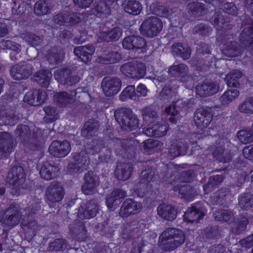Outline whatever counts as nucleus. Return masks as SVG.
<instances>
[{
	"mask_svg": "<svg viewBox=\"0 0 253 253\" xmlns=\"http://www.w3.org/2000/svg\"><path fill=\"white\" fill-rule=\"evenodd\" d=\"M239 95V91L237 89H229L220 98V101L222 105H226L231 103Z\"/></svg>",
	"mask_w": 253,
	"mask_h": 253,
	"instance_id": "8fccbe9b",
	"label": "nucleus"
},
{
	"mask_svg": "<svg viewBox=\"0 0 253 253\" xmlns=\"http://www.w3.org/2000/svg\"><path fill=\"white\" fill-rule=\"evenodd\" d=\"M214 215V219L218 221L223 220L230 223L234 220V216L233 212L227 210H218L215 211Z\"/></svg>",
	"mask_w": 253,
	"mask_h": 253,
	"instance_id": "49530a36",
	"label": "nucleus"
},
{
	"mask_svg": "<svg viewBox=\"0 0 253 253\" xmlns=\"http://www.w3.org/2000/svg\"><path fill=\"white\" fill-rule=\"evenodd\" d=\"M54 76L59 82L68 85H74L81 79L79 76L71 75V71L66 68L57 70L54 73Z\"/></svg>",
	"mask_w": 253,
	"mask_h": 253,
	"instance_id": "dca6fc26",
	"label": "nucleus"
},
{
	"mask_svg": "<svg viewBox=\"0 0 253 253\" xmlns=\"http://www.w3.org/2000/svg\"><path fill=\"white\" fill-rule=\"evenodd\" d=\"M99 210L97 201L91 200L82 203L78 209V216L81 219H88L94 217Z\"/></svg>",
	"mask_w": 253,
	"mask_h": 253,
	"instance_id": "9d476101",
	"label": "nucleus"
},
{
	"mask_svg": "<svg viewBox=\"0 0 253 253\" xmlns=\"http://www.w3.org/2000/svg\"><path fill=\"white\" fill-rule=\"evenodd\" d=\"M157 211L159 216L168 220L171 221L174 219L177 215V211L175 208L166 204L159 205Z\"/></svg>",
	"mask_w": 253,
	"mask_h": 253,
	"instance_id": "bb28decb",
	"label": "nucleus"
},
{
	"mask_svg": "<svg viewBox=\"0 0 253 253\" xmlns=\"http://www.w3.org/2000/svg\"><path fill=\"white\" fill-rule=\"evenodd\" d=\"M23 214L17 206L11 204L3 215H0V222L6 226L13 227L19 223Z\"/></svg>",
	"mask_w": 253,
	"mask_h": 253,
	"instance_id": "423d86ee",
	"label": "nucleus"
},
{
	"mask_svg": "<svg viewBox=\"0 0 253 253\" xmlns=\"http://www.w3.org/2000/svg\"><path fill=\"white\" fill-rule=\"evenodd\" d=\"M52 77L51 73L48 70H42L34 75V81L42 87H47Z\"/></svg>",
	"mask_w": 253,
	"mask_h": 253,
	"instance_id": "72a5a7b5",
	"label": "nucleus"
},
{
	"mask_svg": "<svg viewBox=\"0 0 253 253\" xmlns=\"http://www.w3.org/2000/svg\"><path fill=\"white\" fill-rule=\"evenodd\" d=\"M213 156L220 162L228 163L231 159L230 152L222 147H217L212 153Z\"/></svg>",
	"mask_w": 253,
	"mask_h": 253,
	"instance_id": "a19ab883",
	"label": "nucleus"
},
{
	"mask_svg": "<svg viewBox=\"0 0 253 253\" xmlns=\"http://www.w3.org/2000/svg\"><path fill=\"white\" fill-rule=\"evenodd\" d=\"M122 73L128 77L139 79L146 75V67L143 63L132 60L122 65L120 67Z\"/></svg>",
	"mask_w": 253,
	"mask_h": 253,
	"instance_id": "7ed1b4c3",
	"label": "nucleus"
},
{
	"mask_svg": "<svg viewBox=\"0 0 253 253\" xmlns=\"http://www.w3.org/2000/svg\"><path fill=\"white\" fill-rule=\"evenodd\" d=\"M66 241L63 238L55 239L48 244L47 250L49 252L63 251L67 248Z\"/></svg>",
	"mask_w": 253,
	"mask_h": 253,
	"instance_id": "de8ad7c7",
	"label": "nucleus"
},
{
	"mask_svg": "<svg viewBox=\"0 0 253 253\" xmlns=\"http://www.w3.org/2000/svg\"><path fill=\"white\" fill-rule=\"evenodd\" d=\"M223 180L222 175H213L210 177L208 183L204 185L205 191H211L212 189L220 184Z\"/></svg>",
	"mask_w": 253,
	"mask_h": 253,
	"instance_id": "13d9d810",
	"label": "nucleus"
},
{
	"mask_svg": "<svg viewBox=\"0 0 253 253\" xmlns=\"http://www.w3.org/2000/svg\"><path fill=\"white\" fill-rule=\"evenodd\" d=\"M70 150V144L67 140L63 141L54 140L48 148L49 153L57 158L64 157L69 154Z\"/></svg>",
	"mask_w": 253,
	"mask_h": 253,
	"instance_id": "ddd939ff",
	"label": "nucleus"
},
{
	"mask_svg": "<svg viewBox=\"0 0 253 253\" xmlns=\"http://www.w3.org/2000/svg\"><path fill=\"white\" fill-rule=\"evenodd\" d=\"M29 7V5L20 0H13L12 7V13L16 15H22L25 14Z\"/></svg>",
	"mask_w": 253,
	"mask_h": 253,
	"instance_id": "3c124183",
	"label": "nucleus"
},
{
	"mask_svg": "<svg viewBox=\"0 0 253 253\" xmlns=\"http://www.w3.org/2000/svg\"><path fill=\"white\" fill-rule=\"evenodd\" d=\"M211 110L209 108H201L194 113V120L197 127L200 129L206 128L212 120Z\"/></svg>",
	"mask_w": 253,
	"mask_h": 253,
	"instance_id": "9b49d317",
	"label": "nucleus"
},
{
	"mask_svg": "<svg viewBox=\"0 0 253 253\" xmlns=\"http://www.w3.org/2000/svg\"><path fill=\"white\" fill-rule=\"evenodd\" d=\"M179 194L182 195V198L188 201L197 195V192L191 185L187 184L181 186Z\"/></svg>",
	"mask_w": 253,
	"mask_h": 253,
	"instance_id": "864d4df0",
	"label": "nucleus"
},
{
	"mask_svg": "<svg viewBox=\"0 0 253 253\" xmlns=\"http://www.w3.org/2000/svg\"><path fill=\"white\" fill-rule=\"evenodd\" d=\"M163 28L162 23L157 16H150L141 24L140 31L144 36L153 38L158 35Z\"/></svg>",
	"mask_w": 253,
	"mask_h": 253,
	"instance_id": "39448f33",
	"label": "nucleus"
},
{
	"mask_svg": "<svg viewBox=\"0 0 253 253\" xmlns=\"http://www.w3.org/2000/svg\"><path fill=\"white\" fill-rule=\"evenodd\" d=\"M64 56V52L61 48L53 47L49 49L46 55L47 60L51 64L61 62Z\"/></svg>",
	"mask_w": 253,
	"mask_h": 253,
	"instance_id": "473e14b6",
	"label": "nucleus"
},
{
	"mask_svg": "<svg viewBox=\"0 0 253 253\" xmlns=\"http://www.w3.org/2000/svg\"><path fill=\"white\" fill-rule=\"evenodd\" d=\"M33 67L27 62L14 65L10 70V75L15 80L27 79L32 73Z\"/></svg>",
	"mask_w": 253,
	"mask_h": 253,
	"instance_id": "2eb2a0df",
	"label": "nucleus"
},
{
	"mask_svg": "<svg viewBox=\"0 0 253 253\" xmlns=\"http://www.w3.org/2000/svg\"><path fill=\"white\" fill-rule=\"evenodd\" d=\"M44 111L45 113V116L43 118L45 122L49 123L54 121L57 119L58 113L55 107L51 106L45 107Z\"/></svg>",
	"mask_w": 253,
	"mask_h": 253,
	"instance_id": "680f3d73",
	"label": "nucleus"
},
{
	"mask_svg": "<svg viewBox=\"0 0 253 253\" xmlns=\"http://www.w3.org/2000/svg\"><path fill=\"white\" fill-rule=\"evenodd\" d=\"M124 10L129 14L137 15L142 10V5L137 0H126L123 4Z\"/></svg>",
	"mask_w": 253,
	"mask_h": 253,
	"instance_id": "f704fd0d",
	"label": "nucleus"
},
{
	"mask_svg": "<svg viewBox=\"0 0 253 253\" xmlns=\"http://www.w3.org/2000/svg\"><path fill=\"white\" fill-rule=\"evenodd\" d=\"M236 223H237V227L233 228L232 231L235 234H239L241 232L246 229L249 221L248 218L245 217H240L237 218Z\"/></svg>",
	"mask_w": 253,
	"mask_h": 253,
	"instance_id": "0e129e2a",
	"label": "nucleus"
},
{
	"mask_svg": "<svg viewBox=\"0 0 253 253\" xmlns=\"http://www.w3.org/2000/svg\"><path fill=\"white\" fill-rule=\"evenodd\" d=\"M123 46L127 49H138L145 47V40L139 36H131L126 37L122 42Z\"/></svg>",
	"mask_w": 253,
	"mask_h": 253,
	"instance_id": "4be33fe9",
	"label": "nucleus"
},
{
	"mask_svg": "<svg viewBox=\"0 0 253 253\" xmlns=\"http://www.w3.org/2000/svg\"><path fill=\"white\" fill-rule=\"evenodd\" d=\"M114 117L121 128L131 131L139 127V120L130 109L122 108L115 110Z\"/></svg>",
	"mask_w": 253,
	"mask_h": 253,
	"instance_id": "f03ea898",
	"label": "nucleus"
},
{
	"mask_svg": "<svg viewBox=\"0 0 253 253\" xmlns=\"http://www.w3.org/2000/svg\"><path fill=\"white\" fill-rule=\"evenodd\" d=\"M25 175L23 168L14 166L9 170L7 177V182L11 185L13 194H19L18 190L25 181Z\"/></svg>",
	"mask_w": 253,
	"mask_h": 253,
	"instance_id": "20e7f679",
	"label": "nucleus"
},
{
	"mask_svg": "<svg viewBox=\"0 0 253 253\" xmlns=\"http://www.w3.org/2000/svg\"><path fill=\"white\" fill-rule=\"evenodd\" d=\"M73 159L74 161L84 168L86 169L87 165L89 161L88 154L85 151L82 150L80 152L75 153L73 155Z\"/></svg>",
	"mask_w": 253,
	"mask_h": 253,
	"instance_id": "5fc2aeb1",
	"label": "nucleus"
},
{
	"mask_svg": "<svg viewBox=\"0 0 253 253\" xmlns=\"http://www.w3.org/2000/svg\"><path fill=\"white\" fill-rule=\"evenodd\" d=\"M0 49H10L17 52H19L21 50L19 44L10 40L0 41Z\"/></svg>",
	"mask_w": 253,
	"mask_h": 253,
	"instance_id": "69168bd1",
	"label": "nucleus"
},
{
	"mask_svg": "<svg viewBox=\"0 0 253 253\" xmlns=\"http://www.w3.org/2000/svg\"><path fill=\"white\" fill-rule=\"evenodd\" d=\"M242 77V73L239 70H233L229 72L224 80L229 87H238L240 85L239 79Z\"/></svg>",
	"mask_w": 253,
	"mask_h": 253,
	"instance_id": "c9c22d12",
	"label": "nucleus"
},
{
	"mask_svg": "<svg viewBox=\"0 0 253 253\" xmlns=\"http://www.w3.org/2000/svg\"><path fill=\"white\" fill-rule=\"evenodd\" d=\"M9 112V107H4L0 111V126L3 125H14L15 119H10L9 120L5 118V115Z\"/></svg>",
	"mask_w": 253,
	"mask_h": 253,
	"instance_id": "338daca9",
	"label": "nucleus"
},
{
	"mask_svg": "<svg viewBox=\"0 0 253 253\" xmlns=\"http://www.w3.org/2000/svg\"><path fill=\"white\" fill-rule=\"evenodd\" d=\"M219 86L216 82H204L196 86L197 93L201 96L212 95L218 92Z\"/></svg>",
	"mask_w": 253,
	"mask_h": 253,
	"instance_id": "412c9836",
	"label": "nucleus"
},
{
	"mask_svg": "<svg viewBox=\"0 0 253 253\" xmlns=\"http://www.w3.org/2000/svg\"><path fill=\"white\" fill-rule=\"evenodd\" d=\"M163 249L166 251H171L182 245L185 240V236L180 230L168 228L160 235Z\"/></svg>",
	"mask_w": 253,
	"mask_h": 253,
	"instance_id": "f257e3e1",
	"label": "nucleus"
},
{
	"mask_svg": "<svg viewBox=\"0 0 253 253\" xmlns=\"http://www.w3.org/2000/svg\"><path fill=\"white\" fill-rule=\"evenodd\" d=\"M171 52L173 55L180 56L184 60L189 59L191 55L189 47L183 45L181 43H174L171 46Z\"/></svg>",
	"mask_w": 253,
	"mask_h": 253,
	"instance_id": "2f4dec72",
	"label": "nucleus"
},
{
	"mask_svg": "<svg viewBox=\"0 0 253 253\" xmlns=\"http://www.w3.org/2000/svg\"><path fill=\"white\" fill-rule=\"evenodd\" d=\"M122 81L118 78H104L101 83L103 91L107 96H112L120 90Z\"/></svg>",
	"mask_w": 253,
	"mask_h": 253,
	"instance_id": "f8f14e48",
	"label": "nucleus"
},
{
	"mask_svg": "<svg viewBox=\"0 0 253 253\" xmlns=\"http://www.w3.org/2000/svg\"><path fill=\"white\" fill-rule=\"evenodd\" d=\"M13 139L8 132H0V155L7 157L11 152L13 148Z\"/></svg>",
	"mask_w": 253,
	"mask_h": 253,
	"instance_id": "aec40b11",
	"label": "nucleus"
},
{
	"mask_svg": "<svg viewBox=\"0 0 253 253\" xmlns=\"http://www.w3.org/2000/svg\"><path fill=\"white\" fill-rule=\"evenodd\" d=\"M15 135L23 143H27L31 136L29 127L25 125H19L15 130Z\"/></svg>",
	"mask_w": 253,
	"mask_h": 253,
	"instance_id": "ea45409f",
	"label": "nucleus"
},
{
	"mask_svg": "<svg viewBox=\"0 0 253 253\" xmlns=\"http://www.w3.org/2000/svg\"><path fill=\"white\" fill-rule=\"evenodd\" d=\"M219 8L225 13L233 16H236L238 14V8L233 2H226L220 3Z\"/></svg>",
	"mask_w": 253,
	"mask_h": 253,
	"instance_id": "e2e57ef3",
	"label": "nucleus"
},
{
	"mask_svg": "<svg viewBox=\"0 0 253 253\" xmlns=\"http://www.w3.org/2000/svg\"><path fill=\"white\" fill-rule=\"evenodd\" d=\"M238 110L242 113L250 115L253 114V97H248L241 102L238 107Z\"/></svg>",
	"mask_w": 253,
	"mask_h": 253,
	"instance_id": "603ef678",
	"label": "nucleus"
},
{
	"mask_svg": "<svg viewBox=\"0 0 253 253\" xmlns=\"http://www.w3.org/2000/svg\"><path fill=\"white\" fill-rule=\"evenodd\" d=\"M133 168L130 164H119L115 170V175L119 180H126L128 179L132 174Z\"/></svg>",
	"mask_w": 253,
	"mask_h": 253,
	"instance_id": "cd10ccee",
	"label": "nucleus"
},
{
	"mask_svg": "<svg viewBox=\"0 0 253 253\" xmlns=\"http://www.w3.org/2000/svg\"><path fill=\"white\" fill-rule=\"evenodd\" d=\"M237 136L242 143H251L253 141V130L252 128L241 129L237 132Z\"/></svg>",
	"mask_w": 253,
	"mask_h": 253,
	"instance_id": "09e8293b",
	"label": "nucleus"
},
{
	"mask_svg": "<svg viewBox=\"0 0 253 253\" xmlns=\"http://www.w3.org/2000/svg\"><path fill=\"white\" fill-rule=\"evenodd\" d=\"M41 207L39 203H35L25 209V213L21 218V226L23 229L35 228L37 222L34 219V216L40 210Z\"/></svg>",
	"mask_w": 253,
	"mask_h": 253,
	"instance_id": "6e6552de",
	"label": "nucleus"
},
{
	"mask_svg": "<svg viewBox=\"0 0 253 253\" xmlns=\"http://www.w3.org/2000/svg\"><path fill=\"white\" fill-rule=\"evenodd\" d=\"M22 38L32 46H38L42 45L43 39L42 36H39L34 33L26 32L22 34Z\"/></svg>",
	"mask_w": 253,
	"mask_h": 253,
	"instance_id": "79ce46f5",
	"label": "nucleus"
},
{
	"mask_svg": "<svg viewBox=\"0 0 253 253\" xmlns=\"http://www.w3.org/2000/svg\"><path fill=\"white\" fill-rule=\"evenodd\" d=\"M211 31V27L202 23L196 26L193 30L194 34H198L203 36L208 35Z\"/></svg>",
	"mask_w": 253,
	"mask_h": 253,
	"instance_id": "774afa93",
	"label": "nucleus"
},
{
	"mask_svg": "<svg viewBox=\"0 0 253 253\" xmlns=\"http://www.w3.org/2000/svg\"><path fill=\"white\" fill-rule=\"evenodd\" d=\"M158 177L157 169L152 167H148L143 170L140 175V183L147 185L150 182L153 181Z\"/></svg>",
	"mask_w": 253,
	"mask_h": 253,
	"instance_id": "c756f323",
	"label": "nucleus"
},
{
	"mask_svg": "<svg viewBox=\"0 0 253 253\" xmlns=\"http://www.w3.org/2000/svg\"><path fill=\"white\" fill-rule=\"evenodd\" d=\"M222 52L225 56L233 57L239 56L241 53V50L237 42L229 41L224 43Z\"/></svg>",
	"mask_w": 253,
	"mask_h": 253,
	"instance_id": "c85d7f7f",
	"label": "nucleus"
},
{
	"mask_svg": "<svg viewBox=\"0 0 253 253\" xmlns=\"http://www.w3.org/2000/svg\"><path fill=\"white\" fill-rule=\"evenodd\" d=\"M141 208L140 203L132 199H126L123 203L119 211V215L122 217H128L131 214L137 213Z\"/></svg>",
	"mask_w": 253,
	"mask_h": 253,
	"instance_id": "6ab92c4d",
	"label": "nucleus"
},
{
	"mask_svg": "<svg viewBox=\"0 0 253 253\" xmlns=\"http://www.w3.org/2000/svg\"><path fill=\"white\" fill-rule=\"evenodd\" d=\"M76 94V89H74L57 92L54 95V98L57 105L61 107H66L75 102Z\"/></svg>",
	"mask_w": 253,
	"mask_h": 253,
	"instance_id": "f3484780",
	"label": "nucleus"
},
{
	"mask_svg": "<svg viewBox=\"0 0 253 253\" xmlns=\"http://www.w3.org/2000/svg\"><path fill=\"white\" fill-rule=\"evenodd\" d=\"M81 14L73 11H63L55 14L52 21L60 26L72 25L80 22Z\"/></svg>",
	"mask_w": 253,
	"mask_h": 253,
	"instance_id": "0eeeda50",
	"label": "nucleus"
},
{
	"mask_svg": "<svg viewBox=\"0 0 253 253\" xmlns=\"http://www.w3.org/2000/svg\"><path fill=\"white\" fill-rule=\"evenodd\" d=\"M95 51L94 47L90 44L79 46L74 49L75 55L78 56L83 62L87 63L90 61L92 56Z\"/></svg>",
	"mask_w": 253,
	"mask_h": 253,
	"instance_id": "5701e85b",
	"label": "nucleus"
},
{
	"mask_svg": "<svg viewBox=\"0 0 253 253\" xmlns=\"http://www.w3.org/2000/svg\"><path fill=\"white\" fill-rule=\"evenodd\" d=\"M122 29L120 27H115L110 31L100 33L99 38L104 41L109 42L111 41L118 40L122 36Z\"/></svg>",
	"mask_w": 253,
	"mask_h": 253,
	"instance_id": "4c0bfd02",
	"label": "nucleus"
},
{
	"mask_svg": "<svg viewBox=\"0 0 253 253\" xmlns=\"http://www.w3.org/2000/svg\"><path fill=\"white\" fill-rule=\"evenodd\" d=\"M253 197L250 194H241L238 198V205L242 209L249 210L253 208Z\"/></svg>",
	"mask_w": 253,
	"mask_h": 253,
	"instance_id": "a18cd8bd",
	"label": "nucleus"
},
{
	"mask_svg": "<svg viewBox=\"0 0 253 253\" xmlns=\"http://www.w3.org/2000/svg\"><path fill=\"white\" fill-rule=\"evenodd\" d=\"M127 98L134 100H136L138 99V96L136 94L135 91L134 86H127L120 95V99L122 101H125Z\"/></svg>",
	"mask_w": 253,
	"mask_h": 253,
	"instance_id": "6e6d98bb",
	"label": "nucleus"
},
{
	"mask_svg": "<svg viewBox=\"0 0 253 253\" xmlns=\"http://www.w3.org/2000/svg\"><path fill=\"white\" fill-rule=\"evenodd\" d=\"M185 105V102H183L181 100H178L175 103H172V104L165 109L166 113L170 115L169 118V122L171 123H175L176 122L174 116L179 113V110L178 109L184 107Z\"/></svg>",
	"mask_w": 253,
	"mask_h": 253,
	"instance_id": "e433bc0d",
	"label": "nucleus"
},
{
	"mask_svg": "<svg viewBox=\"0 0 253 253\" xmlns=\"http://www.w3.org/2000/svg\"><path fill=\"white\" fill-rule=\"evenodd\" d=\"M161 145L162 144L158 140L149 139L144 142L143 147L145 152L150 154L160 148Z\"/></svg>",
	"mask_w": 253,
	"mask_h": 253,
	"instance_id": "bf43d9fd",
	"label": "nucleus"
},
{
	"mask_svg": "<svg viewBox=\"0 0 253 253\" xmlns=\"http://www.w3.org/2000/svg\"><path fill=\"white\" fill-rule=\"evenodd\" d=\"M197 206H192L191 208H188L184 215V220L189 223H198L199 220L203 218L204 216L203 212Z\"/></svg>",
	"mask_w": 253,
	"mask_h": 253,
	"instance_id": "393cba45",
	"label": "nucleus"
},
{
	"mask_svg": "<svg viewBox=\"0 0 253 253\" xmlns=\"http://www.w3.org/2000/svg\"><path fill=\"white\" fill-rule=\"evenodd\" d=\"M64 196V189L58 182H52L45 191L46 199L48 204L60 202Z\"/></svg>",
	"mask_w": 253,
	"mask_h": 253,
	"instance_id": "1a4fd4ad",
	"label": "nucleus"
},
{
	"mask_svg": "<svg viewBox=\"0 0 253 253\" xmlns=\"http://www.w3.org/2000/svg\"><path fill=\"white\" fill-rule=\"evenodd\" d=\"M121 58V54L117 51H110L99 58L100 62L106 64L118 62Z\"/></svg>",
	"mask_w": 253,
	"mask_h": 253,
	"instance_id": "37998d69",
	"label": "nucleus"
},
{
	"mask_svg": "<svg viewBox=\"0 0 253 253\" xmlns=\"http://www.w3.org/2000/svg\"><path fill=\"white\" fill-rule=\"evenodd\" d=\"M110 2V1L100 0L97 2L94 8V12H96L97 13L109 14L110 13V9L108 3Z\"/></svg>",
	"mask_w": 253,
	"mask_h": 253,
	"instance_id": "052dcab7",
	"label": "nucleus"
},
{
	"mask_svg": "<svg viewBox=\"0 0 253 253\" xmlns=\"http://www.w3.org/2000/svg\"><path fill=\"white\" fill-rule=\"evenodd\" d=\"M239 39L253 54V23L242 31Z\"/></svg>",
	"mask_w": 253,
	"mask_h": 253,
	"instance_id": "b1692460",
	"label": "nucleus"
},
{
	"mask_svg": "<svg viewBox=\"0 0 253 253\" xmlns=\"http://www.w3.org/2000/svg\"><path fill=\"white\" fill-rule=\"evenodd\" d=\"M46 97L45 91L35 89L27 92L24 97V101L31 105L39 106L44 102Z\"/></svg>",
	"mask_w": 253,
	"mask_h": 253,
	"instance_id": "a211bd4d",
	"label": "nucleus"
},
{
	"mask_svg": "<svg viewBox=\"0 0 253 253\" xmlns=\"http://www.w3.org/2000/svg\"><path fill=\"white\" fill-rule=\"evenodd\" d=\"M168 73L170 76L178 77L182 82H188L192 80V78L189 73L188 66L183 63L170 66Z\"/></svg>",
	"mask_w": 253,
	"mask_h": 253,
	"instance_id": "4468645a",
	"label": "nucleus"
},
{
	"mask_svg": "<svg viewBox=\"0 0 253 253\" xmlns=\"http://www.w3.org/2000/svg\"><path fill=\"white\" fill-rule=\"evenodd\" d=\"M141 113L143 119L146 122V123L150 124L154 122L157 117L156 112L153 110L150 107L143 108L141 110Z\"/></svg>",
	"mask_w": 253,
	"mask_h": 253,
	"instance_id": "4d7b16f0",
	"label": "nucleus"
},
{
	"mask_svg": "<svg viewBox=\"0 0 253 253\" xmlns=\"http://www.w3.org/2000/svg\"><path fill=\"white\" fill-rule=\"evenodd\" d=\"M58 171L59 169L57 166L45 162L43 163L41 168L40 174L42 178L49 180L54 178L57 175Z\"/></svg>",
	"mask_w": 253,
	"mask_h": 253,
	"instance_id": "a878e982",
	"label": "nucleus"
},
{
	"mask_svg": "<svg viewBox=\"0 0 253 253\" xmlns=\"http://www.w3.org/2000/svg\"><path fill=\"white\" fill-rule=\"evenodd\" d=\"M188 12L195 16L203 15L206 10L205 5L198 1H193L189 3L186 6Z\"/></svg>",
	"mask_w": 253,
	"mask_h": 253,
	"instance_id": "58836bf2",
	"label": "nucleus"
},
{
	"mask_svg": "<svg viewBox=\"0 0 253 253\" xmlns=\"http://www.w3.org/2000/svg\"><path fill=\"white\" fill-rule=\"evenodd\" d=\"M98 123L94 120H90L84 123L82 130V134L84 137L93 135L98 129Z\"/></svg>",
	"mask_w": 253,
	"mask_h": 253,
	"instance_id": "c03bdc74",
	"label": "nucleus"
},
{
	"mask_svg": "<svg viewBox=\"0 0 253 253\" xmlns=\"http://www.w3.org/2000/svg\"><path fill=\"white\" fill-rule=\"evenodd\" d=\"M53 4L50 0H39L34 5V12L38 15H43L50 12Z\"/></svg>",
	"mask_w": 253,
	"mask_h": 253,
	"instance_id": "7c9ffc66",
	"label": "nucleus"
}]
</instances>
